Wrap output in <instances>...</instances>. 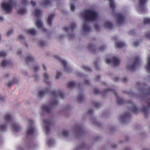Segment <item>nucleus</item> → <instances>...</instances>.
<instances>
[{
  "mask_svg": "<svg viewBox=\"0 0 150 150\" xmlns=\"http://www.w3.org/2000/svg\"><path fill=\"white\" fill-rule=\"evenodd\" d=\"M84 18L85 22L87 21H93L97 19V13L94 11L87 10L84 12Z\"/></svg>",
  "mask_w": 150,
  "mask_h": 150,
  "instance_id": "nucleus-1",
  "label": "nucleus"
},
{
  "mask_svg": "<svg viewBox=\"0 0 150 150\" xmlns=\"http://www.w3.org/2000/svg\"><path fill=\"white\" fill-rule=\"evenodd\" d=\"M34 14L35 16L37 18V20L35 24L38 28L39 29H42L43 31L44 32L47 31V30L45 28H43V25L42 21L40 18V17L42 13V11L39 9H36L34 11Z\"/></svg>",
  "mask_w": 150,
  "mask_h": 150,
  "instance_id": "nucleus-2",
  "label": "nucleus"
},
{
  "mask_svg": "<svg viewBox=\"0 0 150 150\" xmlns=\"http://www.w3.org/2000/svg\"><path fill=\"white\" fill-rule=\"evenodd\" d=\"M13 0H9L7 3L2 4V7L5 11L7 13H10L13 9Z\"/></svg>",
  "mask_w": 150,
  "mask_h": 150,
  "instance_id": "nucleus-3",
  "label": "nucleus"
},
{
  "mask_svg": "<svg viewBox=\"0 0 150 150\" xmlns=\"http://www.w3.org/2000/svg\"><path fill=\"white\" fill-rule=\"evenodd\" d=\"M109 91H111L115 95L117 98V102L118 104H122L125 103V101L123 99L120 98L118 97L117 94L116 93L115 90L111 88H108L104 89L103 91V92L104 93H107Z\"/></svg>",
  "mask_w": 150,
  "mask_h": 150,
  "instance_id": "nucleus-4",
  "label": "nucleus"
},
{
  "mask_svg": "<svg viewBox=\"0 0 150 150\" xmlns=\"http://www.w3.org/2000/svg\"><path fill=\"white\" fill-rule=\"evenodd\" d=\"M34 121L30 119H29V137L33 136L35 130V128L33 126Z\"/></svg>",
  "mask_w": 150,
  "mask_h": 150,
  "instance_id": "nucleus-5",
  "label": "nucleus"
},
{
  "mask_svg": "<svg viewBox=\"0 0 150 150\" xmlns=\"http://www.w3.org/2000/svg\"><path fill=\"white\" fill-rule=\"evenodd\" d=\"M105 61L108 64H113L114 66L119 65L120 62V61L119 59L114 57H112L110 59H106Z\"/></svg>",
  "mask_w": 150,
  "mask_h": 150,
  "instance_id": "nucleus-6",
  "label": "nucleus"
},
{
  "mask_svg": "<svg viewBox=\"0 0 150 150\" xmlns=\"http://www.w3.org/2000/svg\"><path fill=\"white\" fill-rule=\"evenodd\" d=\"M117 24L120 25L124 23L125 17L124 16L120 13L116 14Z\"/></svg>",
  "mask_w": 150,
  "mask_h": 150,
  "instance_id": "nucleus-7",
  "label": "nucleus"
},
{
  "mask_svg": "<svg viewBox=\"0 0 150 150\" xmlns=\"http://www.w3.org/2000/svg\"><path fill=\"white\" fill-rule=\"evenodd\" d=\"M28 129H27L26 131V139L25 141V144L23 147H22L20 146H18L17 147V150H25L27 149L28 147Z\"/></svg>",
  "mask_w": 150,
  "mask_h": 150,
  "instance_id": "nucleus-8",
  "label": "nucleus"
},
{
  "mask_svg": "<svg viewBox=\"0 0 150 150\" xmlns=\"http://www.w3.org/2000/svg\"><path fill=\"white\" fill-rule=\"evenodd\" d=\"M43 123L45 126L46 134H48L50 131V127L52 124V122L51 120H44Z\"/></svg>",
  "mask_w": 150,
  "mask_h": 150,
  "instance_id": "nucleus-9",
  "label": "nucleus"
},
{
  "mask_svg": "<svg viewBox=\"0 0 150 150\" xmlns=\"http://www.w3.org/2000/svg\"><path fill=\"white\" fill-rule=\"evenodd\" d=\"M52 96L54 97H56L58 96L60 97L61 98L63 99L64 97V94L61 91H52L50 92Z\"/></svg>",
  "mask_w": 150,
  "mask_h": 150,
  "instance_id": "nucleus-10",
  "label": "nucleus"
},
{
  "mask_svg": "<svg viewBox=\"0 0 150 150\" xmlns=\"http://www.w3.org/2000/svg\"><path fill=\"white\" fill-rule=\"evenodd\" d=\"M52 108L50 105H43L42 107V110L46 113L49 114L50 113L51 111Z\"/></svg>",
  "mask_w": 150,
  "mask_h": 150,
  "instance_id": "nucleus-11",
  "label": "nucleus"
},
{
  "mask_svg": "<svg viewBox=\"0 0 150 150\" xmlns=\"http://www.w3.org/2000/svg\"><path fill=\"white\" fill-rule=\"evenodd\" d=\"M148 1V0H139V4L141 11L145 10L144 4Z\"/></svg>",
  "mask_w": 150,
  "mask_h": 150,
  "instance_id": "nucleus-12",
  "label": "nucleus"
},
{
  "mask_svg": "<svg viewBox=\"0 0 150 150\" xmlns=\"http://www.w3.org/2000/svg\"><path fill=\"white\" fill-rule=\"evenodd\" d=\"M50 89L47 88L45 89L44 91H40L38 92V96L39 97H41L45 94L50 92Z\"/></svg>",
  "mask_w": 150,
  "mask_h": 150,
  "instance_id": "nucleus-13",
  "label": "nucleus"
},
{
  "mask_svg": "<svg viewBox=\"0 0 150 150\" xmlns=\"http://www.w3.org/2000/svg\"><path fill=\"white\" fill-rule=\"evenodd\" d=\"M76 24L73 22L71 23L70 24V27L69 28L68 27H65L64 28V30L65 31H68L69 29L72 30L76 28Z\"/></svg>",
  "mask_w": 150,
  "mask_h": 150,
  "instance_id": "nucleus-14",
  "label": "nucleus"
},
{
  "mask_svg": "<svg viewBox=\"0 0 150 150\" xmlns=\"http://www.w3.org/2000/svg\"><path fill=\"white\" fill-rule=\"evenodd\" d=\"M12 126L14 130L16 132H18L21 129V128L20 126L15 122L13 123Z\"/></svg>",
  "mask_w": 150,
  "mask_h": 150,
  "instance_id": "nucleus-15",
  "label": "nucleus"
},
{
  "mask_svg": "<svg viewBox=\"0 0 150 150\" xmlns=\"http://www.w3.org/2000/svg\"><path fill=\"white\" fill-rule=\"evenodd\" d=\"M54 16V14H51L49 15L47 19V23L49 25H52V21Z\"/></svg>",
  "mask_w": 150,
  "mask_h": 150,
  "instance_id": "nucleus-16",
  "label": "nucleus"
},
{
  "mask_svg": "<svg viewBox=\"0 0 150 150\" xmlns=\"http://www.w3.org/2000/svg\"><path fill=\"white\" fill-rule=\"evenodd\" d=\"M140 61V59L137 56L134 57L133 64L131 66H139Z\"/></svg>",
  "mask_w": 150,
  "mask_h": 150,
  "instance_id": "nucleus-17",
  "label": "nucleus"
},
{
  "mask_svg": "<svg viewBox=\"0 0 150 150\" xmlns=\"http://www.w3.org/2000/svg\"><path fill=\"white\" fill-rule=\"evenodd\" d=\"M55 58L58 59L63 66H67V62L66 61L62 59L58 56H55Z\"/></svg>",
  "mask_w": 150,
  "mask_h": 150,
  "instance_id": "nucleus-18",
  "label": "nucleus"
},
{
  "mask_svg": "<svg viewBox=\"0 0 150 150\" xmlns=\"http://www.w3.org/2000/svg\"><path fill=\"white\" fill-rule=\"evenodd\" d=\"M109 1V5L110 8L114 11L115 8L113 0H108Z\"/></svg>",
  "mask_w": 150,
  "mask_h": 150,
  "instance_id": "nucleus-19",
  "label": "nucleus"
},
{
  "mask_svg": "<svg viewBox=\"0 0 150 150\" xmlns=\"http://www.w3.org/2000/svg\"><path fill=\"white\" fill-rule=\"evenodd\" d=\"M11 61L9 60H4L1 63V66H11Z\"/></svg>",
  "mask_w": 150,
  "mask_h": 150,
  "instance_id": "nucleus-20",
  "label": "nucleus"
},
{
  "mask_svg": "<svg viewBox=\"0 0 150 150\" xmlns=\"http://www.w3.org/2000/svg\"><path fill=\"white\" fill-rule=\"evenodd\" d=\"M82 28L85 32H89L90 30V28L87 25L84 23L83 25Z\"/></svg>",
  "mask_w": 150,
  "mask_h": 150,
  "instance_id": "nucleus-21",
  "label": "nucleus"
},
{
  "mask_svg": "<svg viewBox=\"0 0 150 150\" xmlns=\"http://www.w3.org/2000/svg\"><path fill=\"white\" fill-rule=\"evenodd\" d=\"M130 117V114L129 113H127L124 114L120 117V119L122 120L126 119Z\"/></svg>",
  "mask_w": 150,
  "mask_h": 150,
  "instance_id": "nucleus-22",
  "label": "nucleus"
},
{
  "mask_svg": "<svg viewBox=\"0 0 150 150\" xmlns=\"http://www.w3.org/2000/svg\"><path fill=\"white\" fill-rule=\"evenodd\" d=\"M115 45L117 47L121 48L124 47L125 46V44L122 42H116Z\"/></svg>",
  "mask_w": 150,
  "mask_h": 150,
  "instance_id": "nucleus-23",
  "label": "nucleus"
},
{
  "mask_svg": "<svg viewBox=\"0 0 150 150\" xmlns=\"http://www.w3.org/2000/svg\"><path fill=\"white\" fill-rule=\"evenodd\" d=\"M44 77V80L45 82L48 85H50V83L49 81H48L49 76L48 75L46 74H45L43 75Z\"/></svg>",
  "mask_w": 150,
  "mask_h": 150,
  "instance_id": "nucleus-24",
  "label": "nucleus"
},
{
  "mask_svg": "<svg viewBox=\"0 0 150 150\" xmlns=\"http://www.w3.org/2000/svg\"><path fill=\"white\" fill-rule=\"evenodd\" d=\"M105 26L110 29H111L112 28V25L111 23L108 22L106 21L104 23Z\"/></svg>",
  "mask_w": 150,
  "mask_h": 150,
  "instance_id": "nucleus-25",
  "label": "nucleus"
},
{
  "mask_svg": "<svg viewBox=\"0 0 150 150\" xmlns=\"http://www.w3.org/2000/svg\"><path fill=\"white\" fill-rule=\"evenodd\" d=\"M4 119L7 122L11 121L12 120L11 116L9 114H6L4 117Z\"/></svg>",
  "mask_w": 150,
  "mask_h": 150,
  "instance_id": "nucleus-26",
  "label": "nucleus"
},
{
  "mask_svg": "<svg viewBox=\"0 0 150 150\" xmlns=\"http://www.w3.org/2000/svg\"><path fill=\"white\" fill-rule=\"evenodd\" d=\"M76 131L78 132L79 133H81V134L83 133V128L81 126H78L76 128Z\"/></svg>",
  "mask_w": 150,
  "mask_h": 150,
  "instance_id": "nucleus-27",
  "label": "nucleus"
},
{
  "mask_svg": "<svg viewBox=\"0 0 150 150\" xmlns=\"http://www.w3.org/2000/svg\"><path fill=\"white\" fill-rule=\"evenodd\" d=\"M18 82V80L16 79H14L12 81L8 82L7 84V86L9 87L12 85L13 83H17Z\"/></svg>",
  "mask_w": 150,
  "mask_h": 150,
  "instance_id": "nucleus-28",
  "label": "nucleus"
},
{
  "mask_svg": "<svg viewBox=\"0 0 150 150\" xmlns=\"http://www.w3.org/2000/svg\"><path fill=\"white\" fill-rule=\"evenodd\" d=\"M84 100V97L83 95L81 94L78 96V102H81L83 101Z\"/></svg>",
  "mask_w": 150,
  "mask_h": 150,
  "instance_id": "nucleus-29",
  "label": "nucleus"
},
{
  "mask_svg": "<svg viewBox=\"0 0 150 150\" xmlns=\"http://www.w3.org/2000/svg\"><path fill=\"white\" fill-rule=\"evenodd\" d=\"M26 12V10L25 9H20L17 11L18 14H23Z\"/></svg>",
  "mask_w": 150,
  "mask_h": 150,
  "instance_id": "nucleus-30",
  "label": "nucleus"
},
{
  "mask_svg": "<svg viewBox=\"0 0 150 150\" xmlns=\"http://www.w3.org/2000/svg\"><path fill=\"white\" fill-rule=\"evenodd\" d=\"M50 3V2L49 0H43L42 4L43 6H45L49 5Z\"/></svg>",
  "mask_w": 150,
  "mask_h": 150,
  "instance_id": "nucleus-31",
  "label": "nucleus"
},
{
  "mask_svg": "<svg viewBox=\"0 0 150 150\" xmlns=\"http://www.w3.org/2000/svg\"><path fill=\"white\" fill-rule=\"evenodd\" d=\"M36 33V31L34 29H29V34L32 35H35Z\"/></svg>",
  "mask_w": 150,
  "mask_h": 150,
  "instance_id": "nucleus-32",
  "label": "nucleus"
},
{
  "mask_svg": "<svg viewBox=\"0 0 150 150\" xmlns=\"http://www.w3.org/2000/svg\"><path fill=\"white\" fill-rule=\"evenodd\" d=\"M76 86V84L73 82H70L68 83L67 86L69 88L72 87Z\"/></svg>",
  "mask_w": 150,
  "mask_h": 150,
  "instance_id": "nucleus-33",
  "label": "nucleus"
},
{
  "mask_svg": "<svg viewBox=\"0 0 150 150\" xmlns=\"http://www.w3.org/2000/svg\"><path fill=\"white\" fill-rule=\"evenodd\" d=\"M138 111V109L135 107L134 105H133L132 108V112L135 113H137Z\"/></svg>",
  "mask_w": 150,
  "mask_h": 150,
  "instance_id": "nucleus-34",
  "label": "nucleus"
},
{
  "mask_svg": "<svg viewBox=\"0 0 150 150\" xmlns=\"http://www.w3.org/2000/svg\"><path fill=\"white\" fill-rule=\"evenodd\" d=\"M144 24H150V18H144Z\"/></svg>",
  "mask_w": 150,
  "mask_h": 150,
  "instance_id": "nucleus-35",
  "label": "nucleus"
},
{
  "mask_svg": "<svg viewBox=\"0 0 150 150\" xmlns=\"http://www.w3.org/2000/svg\"><path fill=\"white\" fill-rule=\"evenodd\" d=\"M58 103V101L56 99L52 100L51 102V104L52 106H54L57 104Z\"/></svg>",
  "mask_w": 150,
  "mask_h": 150,
  "instance_id": "nucleus-36",
  "label": "nucleus"
},
{
  "mask_svg": "<svg viewBox=\"0 0 150 150\" xmlns=\"http://www.w3.org/2000/svg\"><path fill=\"white\" fill-rule=\"evenodd\" d=\"M62 134L64 137H66L68 135V132L67 131H63L62 132Z\"/></svg>",
  "mask_w": 150,
  "mask_h": 150,
  "instance_id": "nucleus-37",
  "label": "nucleus"
},
{
  "mask_svg": "<svg viewBox=\"0 0 150 150\" xmlns=\"http://www.w3.org/2000/svg\"><path fill=\"white\" fill-rule=\"evenodd\" d=\"M83 68L87 71H92L91 69L89 68L88 66H83Z\"/></svg>",
  "mask_w": 150,
  "mask_h": 150,
  "instance_id": "nucleus-38",
  "label": "nucleus"
},
{
  "mask_svg": "<svg viewBox=\"0 0 150 150\" xmlns=\"http://www.w3.org/2000/svg\"><path fill=\"white\" fill-rule=\"evenodd\" d=\"M34 60V59L31 55H29V62H32Z\"/></svg>",
  "mask_w": 150,
  "mask_h": 150,
  "instance_id": "nucleus-39",
  "label": "nucleus"
},
{
  "mask_svg": "<svg viewBox=\"0 0 150 150\" xmlns=\"http://www.w3.org/2000/svg\"><path fill=\"white\" fill-rule=\"evenodd\" d=\"M6 127V126L4 125H2L0 126V130L4 131Z\"/></svg>",
  "mask_w": 150,
  "mask_h": 150,
  "instance_id": "nucleus-40",
  "label": "nucleus"
},
{
  "mask_svg": "<svg viewBox=\"0 0 150 150\" xmlns=\"http://www.w3.org/2000/svg\"><path fill=\"white\" fill-rule=\"evenodd\" d=\"M137 66H127V68L130 70H134Z\"/></svg>",
  "mask_w": 150,
  "mask_h": 150,
  "instance_id": "nucleus-41",
  "label": "nucleus"
},
{
  "mask_svg": "<svg viewBox=\"0 0 150 150\" xmlns=\"http://www.w3.org/2000/svg\"><path fill=\"white\" fill-rule=\"evenodd\" d=\"M105 45H102L99 48V50L101 52L103 51L105 48Z\"/></svg>",
  "mask_w": 150,
  "mask_h": 150,
  "instance_id": "nucleus-42",
  "label": "nucleus"
},
{
  "mask_svg": "<svg viewBox=\"0 0 150 150\" xmlns=\"http://www.w3.org/2000/svg\"><path fill=\"white\" fill-rule=\"evenodd\" d=\"M68 66H64V69L65 70V71L67 72H70V69L68 68Z\"/></svg>",
  "mask_w": 150,
  "mask_h": 150,
  "instance_id": "nucleus-43",
  "label": "nucleus"
},
{
  "mask_svg": "<svg viewBox=\"0 0 150 150\" xmlns=\"http://www.w3.org/2000/svg\"><path fill=\"white\" fill-rule=\"evenodd\" d=\"M62 74L59 71H57V76L56 77V79H58L61 76Z\"/></svg>",
  "mask_w": 150,
  "mask_h": 150,
  "instance_id": "nucleus-44",
  "label": "nucleus"
},
{
  "mask_svg": "<svg viewBox=\"0 0 150 150\" xmlns=\"http://www.w3.org/2000/svg\"><path fill=\"white\" fill-rule=\"evenodd\" d=\"M6 53L5 52H0V56L1 57H5L6 56Z\"/></svg>",
  "mask_w": 150,
  "mask_h": 150,
  "instance_id": "nucleus-45",
  "label": "nucleus"
},
{
  "mask_svg": "<svg viewBox=\"0 0 150 150\" xmlns=\"http://www.w3.org/2000/svg\"><path fill=\"white\" fill-rule=\"evenodd\" d=\"M13 30H12L8 31L6 34V36L8 37L10 35L13 33Z\"/></svg>",
  "mask_w": 150,
  "mask_h": 150,
  "instance_id": "nucleus-46",
  "label": "nucleus"
},
{
  "mask_svg": "<svg viewBox=\"0 0 150 150\" xmlns=\"http://www.w3.org/2000/svg\"><path fill=\"white\" fill-rule=\"evenodd\" d=\"M93 105L94 107L98 108L100 106V104L98 102H94L93 103Z\"/></svg>",
  "mask_w": 150,
  "mask_h": 150,
  "instance_id": "nucleus-47",
  "label": "nucleus"
},
{
  "mask_svg": "<svg viewBox=\"0 0 150 150\" xmlns=\"http://www.w3.org/2000/svg\"><path fill=\"white\" fill-rule=\"evenodd\" d=\"M145 36L147 39H150V32L146 33Z\"/></svg>",
  "mask_w": 150,
  "mask_h": 150,
  "instance_id": "nucleus-48",
  "label": "nucleus"
},
{
  "mask_svg": "<svg viewBox=\"0 0 150 150\" xmlns=\"http://www.w3.org/2000/svg\"><path fill=\"white\" fill-rule=\"evenodd\" d=\"M53 140L52 139H50L49 140L48 142V144L49 146H50L53 143Z\"/></svg>",
  "mask_w": 150,
  "mask_h": 150,
  "instance_id": "nucleus-49",
  "label": "nucleus"
},
{
  "mask_svg": "<svg viewBox=\"0 0 150 150\" xmlns=\"http://www.w3.org/2000/svg\"><path fill=\"white\" fill-rule=\"evenodd\" d=\"M93 93L94 94H97L99 93V91L98 90L97 88H95L94 89Z\"/></svg>",
  "mask_w": 150,
  "mask_h": 150,
  "instance_id": "nucleus-50",
  "label": "nucleus"
},
{
  "mask_svg": "<svg viewBox=\"0 0 150 150\" xmlns=\"http://www.w3.org/2000/svg\"><path fill=\"white\" fill-rule=\"evenodd\" d=\"M94 28L95 29L97 30V31H98L99 30V26L98 25V24H95L94 25Z\"/></svg>",
  "mask_w": 150,
  "mask_h": 150,
  "instance_id": "nucleus-51",
  "label": "nucleus"
},
{
  "mask_svg": "<svg viewBox=\"0 0 150 150\" xmlns=\"http://www.w3.org/2000/svg\"><path fill=\"white\" fill-rule=\"evenodd\" d=\"M25 39V38L24 36H23L22 35H20L18 37V39L19 40H23Z\"/></svg>",
  "mask_w": 150,
  "mask_h": 150,
  "instance_id": "nucleus-52",
  "label": "nucleus"
},
{
  "mask_svg": "<svg viewBox=\"0 0 150 150\" xmlns=\"http://www.w3.org/2000/svg\"><path fill=\"white\" fill-rule=\"evenodd\" d=\"M88 47L89 49H94L95 48V46L92 44H91L90 45H88Z\"/></svg>",
  "mask_w": 150,
  "mask_h": 150,
  "instance_id": "nucleus-53",
  "label": "nucleus"
},
{
  "mask_svg": "<svg viewBox=\"0 0 150 150\" xmlns=\"http://www.w3.org/2000/svg\"><path fill=\"white\" fill-rule=\"evenodd\" d=\"M145 68L148 73H150V66H146Z\"/></svg>",
  "mask_w": 150,
  "mask_h": 150,
  "instance_id": "nucleus-54",
  "label": "nucleus"
},
{
  "mask_svg": "<svg viewBox=\"0 0 150 150\" xmlns=\"http://www.w3.org/2000/svg\"><path fill=\"white\" fill-rule=\"evenodd\" d=\"M70 8L71 11H74L75 10V7L73 4H72L71 5Z\"/></svg>",
  "mask_w": 150,
  "mask_h": 150,
  "instance_id": "nucleus-55",
  "label": "nucleus"
},
{
  "mask_svg": "<svg viewBox=\"0 0 150 150\" xmlns=\"http://www.w3.org/2000/svg\"><path fill=\"white\" fill-rule=\"evenodd\" d=\"M133 45L134 46L137 47L139 45V42L138 41H135L134 42Z\"/></svg>",
  "mask_w": 150,
  "mask_h": 150,
  "instance_id": "nucleus-56",
  "label": "nucleus"
},
{
  "mask_svg": "<svg viewBox=\"0 0 150 150\" xmlns=\"http://www.w3.org/2000/svg\"><path fill=\"white\" fill-rule=\"evenodd\" d=\"M39 45L42 46H43L45 45V42L43 41H40L39 43Z\"/></svg>",
  "mask_w": 150,
  "mask_h": 150,
  "instance_id": "nucleus-57",
  "label": "nucleus"
},
{
  "mask_svg": "<svg viewBox=\"0 0 150 150\" xmlns=\"http://www.w3.org/2000/svg\"><path fill=\"white\" fill-rule=\"evenodd\" d=\"M31 4L33 6H35L36 4V2L34 1H31Z\"/></svg>",
  "mask_w": 150,
  "mask_h": 150,
  "instance_id": "nucleus-58",
  "label": "nucleus"
},
{
  "mask_svg": "<svg viewBox=\"0 0 150 150\" xmlns=\"http://www.w3.org/2000/svg\"><path fill=\"white\" fill-rule=\"evenodd\" d=\"M100 78V76L97 75L96 76L95 79V80L96 81H98Z\"/></svg>",
  "mask_w": 150,
  "mask_h": 150,
  "instance_id": "nucleus-59",
  "label": "nucleus"
},
{
  "mask_svg": "<svg viewBox=\"0 0 150 150\" xmlns=\"http://www.w3.org/2000/svg\"><path fill=\"white\" fill-rule=\"evenodd\" d=\"M38 66H35L34 68V70L35 72H37L38 70Z\"/></svg>",
  "mask_w": 150,
  "mask_h": 150,
  "instance_id": "nucleus-60",
  "label": "nucleus"
},
{
  "mask_svg": "<svg viewBox=\"0 0 150 150\" xmlns=\"http://www.w3.org/2000/svg\"><path fill=\"white\" fill-rule=\"evenodd\" d=\"M122 80L124 82H126L127 81V79L126 77H124L122 79Z\"/></svg>",
  "mask_w": 150,
  "mask_h": 150,
  "instance_id": "nucleus-61",
  "label": "nucleus"
},
{
  "mask_svg": "<svg viewBox=\"0 0 150 150\" xmlns=\"http://www.w3.org/2000/svg\"><path fill=\"white\" fill-rule=\"evenodd\" d=\"M93 112V110L92 109H90L88 110L87 114H91Z\"/></svg>",
  "mask_w": 150,
  "mask_h": 150,
  "instance_id": "nucleus-62",
  "label": "nucleus"
},
{
  "mask_svg": "<svg viewBox=\"0 0 150 150\" xmlns=\"http://www.w3.org/2000/svg\"><path fill=\"white\" fill-rule=\"evenodd\" d=\"M84 83L86 85L88 84L89 83V81L87 80H85L84 81Z\"/></svg>",
  "mask_w": 150,
  "mask_h": 150,
  "instance_id": "nucleus-63",
  "label": "nucleus"
},
{
  "mask_svg": "<svg viewBox=\"0 0 150 150\" xmlns=\"http://www.w3.org/2000/svg\"><path fill=\"white\" fill-rule=\"evenodd\" d=\"M27 2V0H22V3L23 4H25Z\"/></svg>",
  "mask_w": 150,
  "mask_h": 150,
  "instance_id": "nucleus-64",
  "label": "nucleus"
}]
</instances>
